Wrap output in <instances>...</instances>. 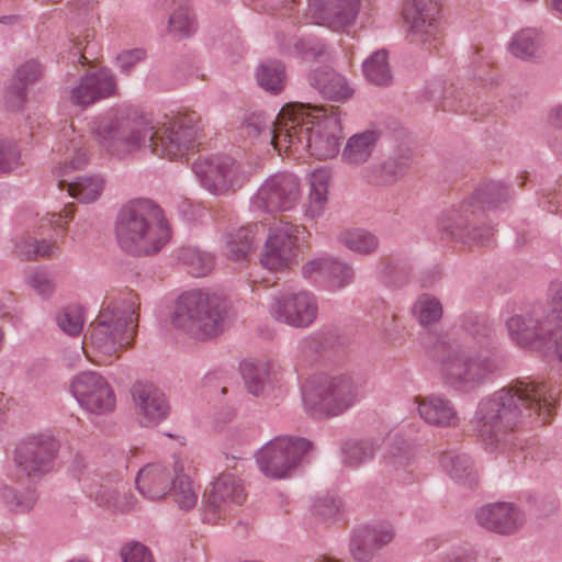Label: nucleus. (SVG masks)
<instances>
[{
    "instance_id": "f257e3e1",
    "label": "nucleus",
    "mask_w": 562,
    "mask_h": 562,
    "mask_svg": "<svg viewBox=\"0 0 562 562\" xmlns=\"http://www.w3.org/2000/svg\"><path fill=\"white\" fill-rule=\"evenodd\" d=\"M200 116L183 113L156 122L131 106H120L90 123L91 134L109 155L125 158L135 151L177 160L193 150L200 133Z\"/></svg>"
},
{
    "instance_id": "f03ea898",
    "label": "nucleus",
    "mask_w": 562,
    "mask_h": 562,
    "mask_svg": "<svg viewBox=\"0 0 562 562\" xmlns=\"http://www.w3.org/2000/svg\"><path fill=\"white\" fill-rule=\"evenodd\" d=\"M559 393L553 384L546 381H516L480 400L472 419L474 431L487 447H492L502 442L521 422L524 411L547 423Z\"/></svg>"
},
{
    "instance_id": "7ed1b4c3",
    "label": "nucleus",
    "mask_w": 562,
    "mask_h": 562,
    "mask_svg": "<svg viewBox=\"0 0 562 562\" xmlns=\"http://www.w3.org/2000/svg\"><path fill=\"white\" fill-rule=\"evenodd\" d=\"M461 329L465 335L464 350L452 351L440 361L443 382L452 390L470 393L481 387L497 370L492 357L495 328L482 315L462 316Z\"/></svg>"
},
{
    "instance_id": "20e7f679",
    "label": "nucleus",
    "mask_w": 562,
    "mask_h": 562,
    "mask_svg": "<svg viewBox=\"0 0 562 562\" xmlns=\"http://www.w3.org/2000/svg\"><path fill=\"white\" fill-rule=\"evenodd\" d=\"M115 237L122 250L135 256L158 252L170 239L162 210L150 200H137L121 209Z\"/></svg>"
},
{
    "instance_id": "39448f33",
    "label": "nucleus",
    "mask_w": 562,
    "mask_h": 562,
    "mask_svg": "<svg viewBox=\"0 0 562 562\" xmlns=\"http://www.w3.org/2000/svg\"><path fill=\"white\" fill-rule=\"evenodd\" d=\"M323 112V109L314 108L312 113L304 104H299L295 130H285L281 134L286 155L301 158L308 154L317 159L338 155L342 137L340 120L336 114L325 115Z\"/></svg>"
},
{
    "instance_id": "423d86ee",
    "label": "nucleus",
    "mask_w": 562,
    "mask_h": 562,
    "mask_svg": "<svg viewBox=\"0 0 562 562\" xmlns=\"http://www.w3.org/2000/svg\"><path fill=\"white\" fill-rule=\"evenodd\" d=\"M140 302L128 291L103 303L97 319L91 323L89 340L94 350L105 357H116L135 336Z\"/></svg>"
},
{
    "instance_id": "0eeeda50",
    "label": "nucleus",
    "mask_w": 562,
    "mask_h": 562,
    "mask_svg": "<svg viewBox=\"0 0 562 562\" xmlns=\"http://www.w3.org/2000/svg\"><path fill=\"white\" fill-rule=\"evenodd\" d=\"M226 304L218 295L191 290L175 301L170 312V324L179 333L198 340L218 336L225 326Z\"/></svg>"
},
{
    "instance_id": "6e6552de",
    "label": "nucleus",
    "mask_w": 562,
    "mask_h": 562,
    "mask_svg": "<svg viewBox=\"0 0 562 562\" xmlns=\"http://www.w3.org/2000/svg\"><path fill=\"white\" fill-rule=\"evenodd\" d=\"M53 151L61 155V160L54 167L53 173L60 177V187H66L69 195L83 203L95 201L104 189V181L99 176L78 177L76 180L67 179L69 171L79 170L88 165V153L85 148L83 136L79 134L72 123L65 122L57 134V142Z\"/></svg>"
},
{
    "instance_id": "1a4fd4ad",
    "label": "nucleus",
    "mask_w": 562,
    "mask_h": 562,
    "mask_svg": "<svg viewBox=\"0 0 562 562\" xmlns=\"http://www.w3.org/2000/svg\"><path fill=\"white\" fill-rule=\"evenodd\" d=\"M509 189L501 182L491 181L476 189L474 194L457 207L443 212L438 218V229L448 237L463 244L483 243V234L472 220L479 210L494 207L506 201Z\"/></svg>"
},
{
    "instance_id": "9d476101",
    "label": "nucleus",
    "mask_w": 562,
    "mask_h": 562,
    "mask_svg": "<svg viewBox=\"0 0 562 562\" xmlns=\"http://www.w3.org/2000/svg\"><path fill=\"white\" fill-rule=\"evenodd\" d=\"M509 339L521 349L553 351L559 359L558 325L547 317L541 304L532 303L517 308L505 318Z\"/></svg>"
},
{
    "instance_id": "9b49d317",
    "label": "nucleus",
    "mask_w": 562,
    "mask_h": 562,
    "mask_svg": "<svg viewBox=\"0 0 562 562\" xmlns=\"http://www.w3.org/2000/svg\"><path fill=\"white\" fill-rule=\"evenodd\" d=\"M363 395V381L350 375L325 376L305 390L306 411L316 418L340 415Z\"/></svg>"
},
{
    "instance_id": "f8f14e48",
    "label": "nucleus",
    "mask_w": 562,
    "mask_h": 562,
    "mask_svg": "<svg viewBox=\"0 0 562 562\" xmlns=\"http://www.w3.org/2000/svg\"><path fill=\"white\" fill-rule=\"evenodd\" d=\"M311 448V441L305 438L279 436L258 450L256 461L267 477L282 480L292 475Z\"/></svg>"
},
{
    "instance_id": "ddd939ff",
    "label": "nucleus",
    "mask_w": 562,
    "mask_h": 562,
    "mask_svg": "<svg viewBox=\"0 0 562 562\" xmlns=\"http://www.w3.org/2000/svg\"><path fill=\"white\" fill-rule=\"evenodd\" d=\"M267 310L277 323L294 329H305L315 324L319 305L316 295L311 291L285 290L270 296Z\"/></svg>"
},
{
    "instance_id": "4468645a",
    "label": "nucleus",
    "mask_w": 562,
    "mask_h": 562,
    "mask_svg": "<svg viewBox=\"0 0 562 562\" xmlns=\"http://www.w3.org/2000/svg\"><path fill=\"white\" fill-rule=\"evenodd\" d=\"M192 170L203 188L217 195L239 189L250 177L248 167L231 156L199 158Z\"/></svg>"
},
{
    "instance_id": "2eb2a0df",
    "label": "nucleus",
    "mask_w": 562,
    "mask_h": 562,
    "mask_svg": "<svg viewBox=\"0 0 562 562\" xmlns=\"http://www.w3.org/2000/svg\"><path fill=\"white\" fill-rule=\"evenodd\" d=\"M192 170L203 188L217 195L239 189L250 177L248 167L231 156L199 158Z\"/></svg>"
},
{
    "instance_id": "dca6fc26",
    "label": "nucleus",
    "mask_w": 562,
    "mask_h": 562,
    "mask_svg": "<svg viewBox=\"0 0 562 562\" xmlns=\"http://www.w3.org/2000/svg\"><path fill=\"white\" fill-rule=\"evenodd\" d=\"M302 195L300 180L289 172L268 177L250 199V210L258 214H276L294 209Z\"/></svg>"
},
{
    "instance_id": "f3484780",
    "label": "nucleus",
    "mask_w": 562,
    "mask_h": 562,
    "mask_svg": "<svg viewBox=\"0 0 562 562\" xmlns=\"http://www.w3.org/2000/svg\"><path fill=\"white\" fill-rule=\"evenodd\" d=\"M58 449L59 442L52 435H33L15 447L14 463L27 476H41L53 470Z\"/></svg>"
},
{
    "instance_id": "a211bd4d",
    "label": "nucleus",
    "mask_w": 562,
    "mask_h": 562,
    "mask_svg": "<svg viewBox=\"0 0 562 562\" xmlns=\"http://www.w3.org/2000/svg\"><path fill=\"white\" fill-rule=\"evenodd\" d=\"M71 472L82 484L87 495L102 507L114 512H128L135 507L136 499L133 495L121 491L119 486L104 483L94 474L89 464L82 458H76L71 465Z\"/></svg>"
},
{
    "instance_id": "6ab92c4d",
    "label": "nucleus",
    "mask_w": 562,
    "mask_h": 562,
    "mask_svg": "<svg viewBox=\"0 0 562 562\" xmlns=\"http://www.w3.org/2000/svg\"><path fill=\"white\" fill-rule=\"evenodd\" d=\"M247 494L244 482L232 473H222L212 483L206 499V519L216 524L233 517L244 505Z\"/></svg>"
},
{
    "instance_id": "aec40b11",
    "label": "nucleus",
    "mask_w": 562,
    "mask_h": 562,
    "mask_svg": "<svg viewBox=\"0 0 562 562\" xmlns=\"http://www.w3.org/2000/svg\"><path fill=\"white\" fill-rule=\"evenodd\" d=\"M438 0H406L403 18L407 38L415 44H431L440 35Z\"/></svg>"
},
{
    "instance_id": "412c9836",
    "label": "nucleus",
    "mask_w": 562,
    "mask_h": 562,
    "mask_svg": "<svg viewBox=\"0 0 562 562\" xmlns=\"http://www.w3.org/2000/svg\"><path fill=\"white\" fill-rule=\"evenodd\" d=\"M117 83L114 74L108 68L87 71L79 80L66 89L67 100L80 109H87L102 100L114 97Z\"/></svg>"
},
{
    "instance_id": "4be33fe9",
    "label": "nucleus",
    "mask_w": 562,
    "mask_h": 562,
    "mask_svg": "<svg viewBox=\"0 0 562 562\" xmlns=\"http://www.w3.org/2000/svg\"><path fill=\"white\" fill-rule=\"evenodd\" d=\"M70 391L79 405L93 414H105L115 407V395L108 381L97 372H82L74 378Z\"/></svg>"
},
{
    "instance_id": "5701e85b",
    "label": "nucleus",
    "mask_w": 562,
    "mask_h": 562,
    "mask_svg": "<svg viewBox=\"0 0 562 562\" xmlns=\"http://www.w3.org/2000/svg\"><path fill=\"white\" fill-rule=\"evenodd\" d=\"M304 232V227L294 225L272 229L260 256L262 267L270 271H281L294 265L297 260L296 239Z\"/></svg>"
},
{
    "instance_id": "b1692460",
    "label": "nucleus",
    "mask_w": 562,
    "mask_h": 562,
    "mask_svg": "<svg viewBox=\"0 0 562 562\" xmlns=\"http://www.w3.org/2000/svg\"><path fill=\"white\" fill-rule=\"evenodd\" d=\"M299 104L283 106L276 117L265 113H254L246 123V130L250 136H259L269 142L281 155L286 154L281 134L285 130H295V115Z\"/></svg>"
},
{
    "instance_id": "393cba45",
    "label": "nucleus",
    "mask_w": 562,
    "mask_h": 562,
    "mask_svg": "<svg viewBox=\"0 0 562 562\" xmlns=\"http://www.w3.org/2000/svg\"><path fill=\"white\" fill-rule=\"evenodd\" d=\"M360 11V0H308L311 23L339 31L352 25Z\"/></svg>"
},
{
    "instance_id": "a878e982",
    "label": "nucleus",
    "mask_w": 562,
    "mask_h": 562,
    "mask_svg": "<svg viewBox=\"0 0 562 562\" xmlns=\"http://www.w3.org/2000/svg\"><path fill=\"white\" fill-rule=\"evenodd\" d=\"M136 419L143 427H153L165 420L170 406L165 394L154 384L136 383L132 389Z\"/></svg>"
},
{
    "instance_id": "bb28decb",
    "label": "nucleus",
    "mask_w": 562,
    "mask_h": 562,
    "mask_svg": "<svg viewBox=\"0 0 562 562\" xmlns=\"http://www.w3.org/2000/svg\"><path fill=\"white\" fill-rule=\"evenodd\" d=\"M395 536L391 525L378 524L361 526L353 530L349 541V552L359 562L371 561L379 550L389 544Z\"/></svg>"
},
{
    "instance_id": "cd10ccee",
    "label": "nucleus",
    "mask_w": 562,
    "mask_h": 562,
    "mask_svg": "<svg viewBox=\"0 0 562 562\" xmlns=\"http://www.w3.org/2000/svg\"><path fill=\"white\" fill-rule=\"evenodd\" d=\"M475 519L483 528L502 535L514 533L525 524L524 513L506 502L482 506L476 512Z\"/></svg>"
},
{
    "instance_id": "c85d7f7f",
    "label": "nucleus",
    "mask_w": 562,
    "mask_h": 562,
    "mask_svg": "<svg viewBox=\"0 0 562 562\" xmlns=\"http://www.w3.org/2000/svg\"><path fill=\"white\" fill-rule=\"evenodd\" d=\"M308 82L328 101L345 103L355 94L348 79L329 67L314 69L308 75Z\"/></svg>"
},
{
    "instance_id": "c756f323",
    "label": "nucleus",
    "mask_w": 562,
    "mask_h": 562,
    "mask_svg": "<svg viewBox=\"0 0 562 562\" xmlns=\"http://www.w3.org/2000/svg\"><path fill=\"white\" fill-rule=\"evenodd\" d=\"M172 477L173 468L169 469L160 463H150L138 471L136 487L148 499H161L170 492Z\"/></svg>"
},
{
    "instance_id": "7c9ffc66",
    "label": "nucleus",
    "mask_w": 562,
    "mask_h": 562,
    "mask_svg": "<svg viewBox=\"0 0 562 562\" xmlns=\"http://www.w3.org/2000/svg\"><path fill=\"white\" fill-rule=\"evenodd\" d=\"M417 409L420 418L437 427H453L459 417L452 402L441 394L417 397Z\"/></svg>"
},
{
    "instance_id": "2f4dec72",
    "label": "nucleus",
    "mask_w": 562,
    "mask_h": 562,
    "mask_svg": "<svg viewBox=\"0 0 562 562\" xmlns=\"http://www.w3.org/2000/svg\"><path fill=\"white\" fill-rule=\"evenodd\" d=\"M42 66L31 59L21 64L14 75V81L7 91V106L12 111L21 110L26 99L27 87L35 83L42 76Z\"/></svg>"
},
{
    "instance_id": "473e14b6",
    "label": "nucleus",
    "mask_w": 562,
    "mask_h": 562,
    "mask_svg": "<svg viewBox=\"0 0 562 562\" xmlns=\"http://www.w3.org/2000/svg\"><path fill=\"white\" fill-rule=\"evenodd\" d=\"M257 233V225L241 226L228 231L224 235L225 255L234 261L245 260L256 247Z\"/></svg>"
},
{
    "instance_id": "72a5a7b5",
    "label": "nucleus",
    "mask_w": 562,
    "mask_h": 562,
    "mask_svg": "<svg viewBox=\"0 0 562 562\" xmlns=\"http://www.w3.org/2000/svg\"><path fill=\"white\" fill-rule=\"evenodd\" d=\"M170 492L181 509L189 510L198 503L199 487L194 484L186 470L184 463L180 460H177L173 464Z\"/></svg>"
},
{
    "instance_id": "f704fd0d",
    "label": "nucleus",
    "mask_w": 562,
    "mask_h": 562,
    "mask_svg": "<svg viewBox=\"0 0 562 562\" xmlns=\"http://www.w3.org/2000/svg\"><path fill=\"white\" fill-rule=\"evenodd\" d=\"M376 131L368 130L348 138L341 157L349 165H362L369 160L379 140Z\"/></svg>"
},
{
    "instance_id": "c9c22d12",
    "label": "nucleus",
    "mask_w": 562,
    "mask_h": 562,
    "mask_svg": "<svg viewBox=\"0 0 562 562\" xmlns=\"http://www.w3.org/2000/svg\"><path fill=\"white\" fill-rule=\"evenodd\" d=\"M442 469L459 484L472 487L477 482L471 459L454 451L446 452L440 458Z\"/></svg>"
},
{
    "instance_id": "e433bc0d",
    "label": "nucleus",
    "mask_w": 562,
    "mask_h": 562,
    "mask_svg": "<svg viewBox=\"0 0 562 562\" xmlns=\"http://www.w3.org/2000/svg\"><path fill=\"white\" fill-rule=\"evenodd\" d=\"M240 371L247 391L254 396L262 395L270 384L272 366L263 361H245L240 366Z\"/></svg>"
},
{
    "instance_id": "4c0bfd02",
    "label": "nucleus",
    "mask_w": 562,
    "mask_h": 562,
    "mask_svg": "<svg viewBox=\"0 0 562 562\" xmlns=\"http://www.w3.org/2000/svg\"><path fill=\"white\" fill-rule=\"evenodd\" d=\"M329 175L325 170H315L311 175V190L305 214L311 218L319 217L327 204Z\"/></svg>"
},
{
    "instance_id": "58836bf2",
    "label": "nucleus",
    "mask_w": 562,
    "mask_h": 562,
    "mask_svg": "<svg viewBox=\"0 0 562 562\" xmlns=\"http://www.w3.org/2000/svg\"><path fill=\"white\" fill-rule=\"evenodd\" d=\"M338 241L352 252L370 255L379 247L378 237L362 228L347 229L338 235Z\"/></svg>"
},
{
    "instance_id": "ea45409f",
    "label": "nucleus",
    "mask_w": 562,
    "mask_h": 562,
    "mask_svg": "<svg viewBox=\"0 0 562 562\" xmlns=\"http://www.w3.org/2000/svg\"><path fill=\"white\" fill-rule=\"evenodd\" d=\"M179 259L188 268L189 273L198 278L210 273L215 265L212 254L193 246L181 248Z\"/></svg>"
},
{
    "instance_id": "a19ab883",
    "label": "nucleus",
    "mask_w": 562,
    "mask_h": 562,
    "mask_svg": "<svg viewBox=\"0 0 562 562\" xmlns=\"http://www.w3.org/2000/svg\"><path fill=\"white\" fill-rule=\"evenodd\" d=\"M364 77L376 86L387 85L391 79V70L387 61V53L380 49L371 54L362 64Z\"/></svg>"
},
{
    "instance_id": "79ce46f5",
    "label": "nucleus",
    "mask_w": 562,
    "mask_h": 562,
    "mask_svg": "<svg viewBox=\"0 0 562 562\" xmlns=\"http://www.w3.org/2000/svg\"><path fill=\"white\" fill-rule=\"evenodd\" d=\"M256 79L266 91L278 93L285 85L284 67L276 60L262 63L257 68Z\"/></svg>"
},
{
    "instance_id": "37998d69",
    "label": "nucleus",
    "mask_w": 562,
    "mask_h": 562,
    "mask_svg": "<svg viewBox=\"0 0 562 562\" xmlns=\"http://www.w3.org/2000/svg\"><path fill=\"white\" fill-rule=\"evenodd\" d=\"M0 496L5 507L15 514L29 513L37 501L36 492L32 488L18 491L11 486H2Z\"/></svg>"
},
{
    "instance_id": "c03bdc74",
    "label": "nucleus",
    "mask_w": 562,
    "mask_h": 562,
    "mask_svg": "<svg viewBox=\"0 0 562 562\" xmlns=\"http://www.w3.org/2000/svg\"><path fill=\"white\" fill-rule=\"evenodd\" d=\"M546 310L548 318H551L558 325L559 344V361L562 364V282L552 281L549 285L546 302H537Z\"/></svg>"
},
{
    "instance_id": "a18cd8bd",
    "label": "nucleus",
    "mask_w": 562,
    "mask_h": 562,
    "mask_svg": "<svg viewBox=\"0 0 562 562\" xmlns=\"http://www.w3.org/2000/svg\"><path fill=\"white\" fill-rule=\"evenodd\" d=\"M539 45V33L533 29H526L514 35L508 48L515 57L520 59H531L537 56Z\"/></svg>"
},
{
    "instance_id": "49530a36",
    "label": "nucleus",
    "mask_w": 562,
    "mask_h": 562,
    "mask_svg": "<svg viewBox=\"0 0 562 562\" xmlns=\"http://www.w3.org/2000/svg\"><path fill=\"white\" fill-rule=\"evenodd\" d=\"M412 312L423 326L439 322L443 313L440 301L430 294H422L415 301Z\"/></svg>"
},
{
    "instance_id": "de8ad7c7",
    "label": "nucleus",
    "mask_w": 562,
    "mask_h": 562,
    "mask_svg": "<svg viewBox=\"0 0 562 562\" xmlns=\"http://www.w3.org/2000/svg\"><path fill=\"white\" fill-rule=\"evenodd\" d=\"M196 31L195 16L187 5H180L171 13L168 32L178 38L191 36Z\"/></svg>"
},
{
    "instance_id": "09e8293b",
    "label": "nucleus",
    "mask_w": 562,
    "mask_h": 562,
    "mask_svg": "<svg viewBox=\"0 0 562 562\" xmlns=\"http://www.w3.org/2000/svg\"><path fill=\"white\" fill-rule=\"evenodd\" d=\"M56 322L66 335L79 336L86 322L83 308L77 304L67 305L57 313Z\"/></svg>"
},
{
    "instance_id": "8fccbe9b",
    "label": "nucleus",
    "mask_w": 562,
    "mask_h": 562,
    "mask_svg": "<svg viewBox=\"0 0 562 562\" xmlns=\"http://www.w3.org/2000/svg\"><path fill=\"white\" fill-rule=\"evenodd\" d=\"M22 165V151L19 142L0 137V176L10 175Z\"/></svg>"
},
{
    "instance_id": "3c124183",
    "label": "nucleus",
    "mask_w": 562,
    "mask_h": 562,
    "mask_svg": "<svg viewBox=\"0 0 562 562\" xmlns=\"http://www.w3.org/2000/svg\"><path fill=\"white\" fill-rule=\"evenodd\" d=\"M375 453V446L371 441H359L346 443L342 454L344 462L351 467L357 468L370 461Z\"/></svg>"
},
{
    "instance_id": "603ef678",
    "label": "nucleus",
    "mask_w": 562,
    "mask_h": 562,
    "mask_svg": "<svg viewBox=\"0 0 562 562\" xmlns=\"http://www.w3.org/2000/svg\"><path fill=\"white\" fill-rule=\"evenodd\" d=\"M408 156L402 158L390 157L386 159L378 167V176L375 177L374 182L379 184H387L398 180L404 176L408 167Z\"/></svg>"
},
{
    "instance_id": "864d4df0",
    "label": "nucleus",
    "mask_w": 562,
    "mask_h": 562,
    "mask_svg": "<svg viewBox=\"0 0 562 562\" xmlns=\"http://www.w3.org/2000/svg\"><path fill=\"white\" fill-rule=\"evenodd\" d=\"M330 256H318L303 263L301 268L302 277L312 282H326L331 262Z\"/></svg>"
},
{
    "instance_id": "5fc2aeb1",
    "label": "nucleus",
    "mask_w": 562,
    "mask_h": 562,
    "mask_svg": "<svg viewBox=\"0 0 562 562\" xmlns=\"http://www.w3.org/2000/svg\"><path fill=\"white\" fill-rule=\"evenodd\" d=\"M353 280V269L346 262L331 258L330 269L326 279L327 285L333 290H339Z\"/></svg>"
},
{
    "instance_id": "6e6d98bb",
    "label": "nucleus",
    "mask_w": 562,
    "mask_h": 562,
    "mask_svg": "<svg viewBox=\"0 0 562 562\" xmlns=\"http://www.w3.org/2000/svg\"><path fill=\"white\" fill-rule=\"evenodd\" d=\"M26 283L42 297H48L55 291L50 274L42 268L32 269L26 276Z\"/></svg>"
},
{
    "instance_id": "4d7b16f0",
    "label": "nucleus",
    "mask_w": 562,
    "mask_h": 562,
    "mask_svg": "<svg viewBox=\"0 0 562 562\" xmlns=\"http://www.w3.org/2000/svg\"><path fill=\"white\" fill-rule=\"evenodd\" d=\"M341 501L333 496L319 497L315 501L314 513L325 520L334 519L341 510Z\"/></svg>"
},
{
    "instance_id": "13d9d810",
    "label": "nucleus",
    "mask_w": 562,
    "mask_h": 562,
    "mask_svg": "<svg viewBox=\"0 0 562 562\" xmlns=\"http://www.w3.org/2000/svg\"><path fill=\"white\" fill-rule=\"evenodd\" d=\"M123 562H154L150 551L139 542H128L121 549Z\"/></svg>"
},
{
    "instance_id": "bf43d9fd",
    "label": "nucleus",
    "mask_w": 562,
    "mask_h": 562,
    "mask_svg": "<svg viewBox=\"0 0 562 562\" xmlns=\"http://www.w3.org/2000/svg\"><path fill=\"white\" fill-rule=\"evenodd\" d=\"M13 252L21 259L34 260L36 237L30 233L18 236L14 240Z\"/></svg>"
},
{
    "instance_id": "052dcab7",
    "label": "nucleus",
    "mask_w": 562,
    "mask_h": 562,
    "mask_svg": "<svg viewBox=\"0 0 562 562\" xmlns=\"http://www.w3.org/2000/svg\"><path fill=\"white\" fill-rule=\"evenodd\" d=\"M146 57L142 48L124 50L116 57V63L122 72L130 74L132 69Z\"/></svg>"
},
{
    "instance_id": "680f3d73",
    "label": "nucleus",
    "mask_w": 562,
    "mask_h": 562,
    "mask_svg": "<svg viewBox=\"0 0 562 562\" xmlns=\"http://www.w3.org/2000/svg\"><path fill=\"white\" fill-rule=\"evenodd\" d=\"M58 251L59 247L57 246L56 241L38 239L36 237L34 260L52 258L56 256Z\"/></svg>"
},
{
    "instance_id": "e2e57ef3",
    "label": "nucleus",
    "mask_w": 562,
    "mask_h": 562,
    "mask_svg": "<svg viewBox=\"0 0 562 562\" xmlns=\"http://www.w3.org/2000/svg\"><path fill=\"white\" fill-rule=\"evenodd\" d=\"M72 218V209L65 207L61 212L47 214L43 221L53 228H64Z\"/></svg>"
},
{
    "instance_id": "0e129e2a",
    "label": "nucleus",
    "mask_w": 562,
    "mask_h": 562,
    "mask_svg": "<svg viewBox=\"0 0 562 562\" xmlns=\"http://www.w3.org/2000/svg\"><path fill=\"white\" fill-rule=\"evenodd\" d=\"M547 123L554 128L562 130V102L552 105L547 112Z\"/></svg>"
},
{
    "instance_id": "69168bd1",
    "label": "nucleus",
    "mask_w": 562,
    "mask_h": 562,
    "mask_svg": "<svg viewBox=\"0 0 562 562\" xmlns=\"http://www.w3.org/2000/svg\"><path fill=\"white\" fill-rule=\"evenodd\" d=\"M475 555L470 550H457L452 552L445 562H472Z\"/></svg>"
},
{
    "instance_id": "338daca9",
    "label": "nucleus",
    "mask_w": 562,
    "mask_h": 562,
    "mask_svg": "<svg viewBox=\"0 0 562 562\" xmlns=\"http://www.w3.org/2000/svg\"><path fill=\"white\" fill-rule=\"evenodd\" d=\"M547 3L550 12L562 19V0H547Z\"/></svg>"
},
{
    "instance_id": "774afa93",
    "label": "nucleus",
    "mask_w": 562,
    "mask_h": 562,
    "mask_svg": "<svg viewBox=\"0 0 562 562\" xmlns=\"http://www.w3.org/2000/svg\"><path fill=\"white\" fill-rule=\"evenodd\" d=\"M294 49L296 53L304 54V55H308V54L314 55V54L321 53V49L316 50L315 48L306 47V45L303 41H296L294 44Z\"/></svg>"
}]
</instances>
